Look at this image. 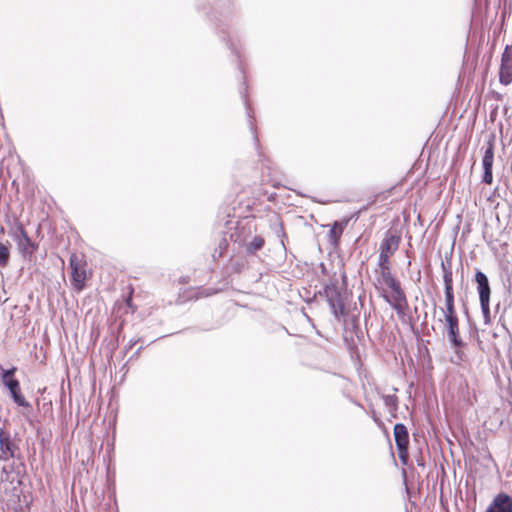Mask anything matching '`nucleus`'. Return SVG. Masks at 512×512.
I'll return each instance as SVG.
<instances>
[{"mask_svg": "<svg viewBox=\"0 0 512 512\" xmlns=\"http://www.w3.org/2000/svg\"><path fill=\"white\" fill-rule=\"evenodd\" d=\"M379 281L391 289L390 296L384 295L385 300L397 312L399 316H404L408 309L406 294L401 287V283L392 274L391 268L379 269Z\"/></svg>", "mask_w": 512, "mask_h": 512, "instance_id": "f257e3e1", "label": "nucleus"}, {"mask_svg": "<svg viewBox=\"0 0 512 512\" xmlns=\"http://www.w3.org/2000/svg\"><path fill=\"white\" fill-rule=\"evenodd\" d=\"M71 268V282L74 289L78 292L82 291L86 286L87 261L83 254L73 253L69 259Z\"/></svg>", "mask_w": 512, "mask_h": 512, "instance_id": "f03ea898", "label": "nucleus"}, {"mask_svg": "<svg viewBox=\"0 0 512 512\" xmlns=\"http://www.w3.org/2000/svg\"><path fill=\"white\" fill-rule=\"evenodd\" d=\"M16 370V367H12L9 370H5L2 374V381L10 391L14 402L18 406L28 408L30 407V403L25 399L24 395L22 394L19 381L13 377Z\"/></svg>", "mask_w": 512, "mask_h": 512, "instance_id": "7ed1b4c3", "label": "nucleus"}, {"mask_svg": "<svg viewBox=\"0 0 512 512\" xmlns=\"http://www.w3.org/2000/svg\"><path fill=\"white\" fill-rule=\"evenodd\" d=\"M393 433L399 459L402 464L407 465L409 460V433L407 427L398 423L394 426Z\"/></svg>", "mask_w": 512, "mask_h": 512, "instance_id": "20e7f679", "label": "nucleus"}, {"mask_svg": "<svg viewBox=\"0 0 512 512\" xmlns=\"http://www.w3.org/2000/svg\"><path fill=\"white\" fill-rule=\"evenodd\" d=\"M12 236L23 256H31L38 249V245L28 236V233L21 222L16 224V230Z\"/></svg>", "mask_w": 512, "mask_h": 512, "instance_id": "39448f33", "label": "nucleus"}, {"mask_svg": "<svg viewBox=\"0 0 512 512\" xmlns=\"http://www.w3.org/2000/svg\"><path fill=\"white\" fill-rule=\"evenodd\" d=\"M475 280L478 284V292H479V300L481 309L483 312V315L488 318L490 316V294L491 289L488 282L487 276L481 272L478 271L475 275Z\"/></svg>", "mask_w": 512, "mask_h": 512, "instance_id": "423d86ee", "label": "nucleus"}, {"mask_svg": "<svg viewBox=\"0 0 512 512\" xmlns=\"http://www.w3.org/2000/svg\"><path fill=\"white\" fill-rule=\"evenodd\" d=\"M499 82L504 86L512 83V45H507L501 55Z\"/></svg>", "mask_w": 512, "mask_h": 512, "instance_id": "0eeeda50", "label": "nucleus"}, {"mask_svg": "<svg viewBox=\"0 0 512 512\" xmlns=\"http://www.w3.org/2000/svg\"><path fill=\"white\" fill-rule=\"evenodd\" d=\"M486 512H512V497L506 493L497 494Z\"/></svg>", "mask_w": 512, "mask_h": 512, "instance_id": "6e6552de", "label": "nucleus"}, {"mask_svg": "<svg viewBox=\"0 0 512 512\" xmlns=\"http://www.w3.org/2000/svg\"><path fill=\"white\" fill-rule=\"evenodd\" d=\"M448 327V337L456 348V354L460 360L463 359V352L460 350L464 347V342L461 340L459 335V320L446 321Z\"/></svg>", "mask_w": 512, "mask_h": 512, "instance_id": "1a4fd4ad", "label": "nucleus"}, {"mask_svg": "<svg viewBox=\"0 0 512 512\" xmlns=\"http://www.w3.org/2000/svg\"><path fill=\"white\" fill-rule=\"evenodd\" d=\"M326 295L335 317L339 318L344 316L346 314V310L341 294L336 289H327Z\"/></svg>", "mask_w": 512, "mask_h": 512, "instance_id": "9d476101", "label": "nucleus"}, {"mask_svg": "<svg viewBox=\"0 0 512 512\" xmlns=\"http://www.w3.org/2000/svg\"><path fill=\"white\" fill-rule=\"evenodd\" d=\"M400 242V235L387 232L380 244V253L388 256H393L394 253L398 250Z\"/></svg>", "mask_w": 512, "mask_h": 512, "instance_id": "9b49d317", "label": "nucleus"}, {"mask_svg": "<svg viewBox=\"0 0 512 512\" xmlns=\"http://www.w3.org/2000/svg\"><path fill=\"white\" fill-rule=\"evenodd\" d=\"M17 449L16 444L12 441L10 436L4 431L0 432V459L7 461L14 457Z\"/></svg>", "mask_w": 512, "mask_h": 512, "instance_id": "f8f14e48", "label": "nucleus"}, {"mask_svg": "<svg viewBox=\"0 0 512 512\" xmlns=\"http://www.w3.org/2000/svg\"><path fill=\"white\" fill-rule=\"evenodd\" d=\"M217 291L214 289H205L202 287L189 288L184 291L182 298L183 301L198 300L200 298L209 297L216 294Z\"/></svg>", "mask_w": 512, "mask_h": 512, "instance_id": "ddd939ff", "label": "nucleus"}, {"mask_svg": "<svg viewBox=\"0 0 512 512\" xmlns=\"http://www.w3.org/2000/svg\"><path fill=\"white\" fill-rule=\"evenodd\" d=\"M348 223H349V219L347 218V219H343L340 221H335L332 224L331 229L329 231V241L331 244H333L334 246L339 245L341 236H342L346 226L348 225Z\"/></svg>", "mask_w": 512, "mask_h": 512, "instance_id": "4468645a", "label": "nucleus"}, {"mask_svg": "<svg viewBox=\"0 0 512 512\" xmlns=\"http://www.w3.org/2000/svg\"><path fill=\"white\" fill-rule=\"evenodd\" d=\"M494 163V140L491 139L488 142V146L485 150L483 159H482V165L483 169H492Z\"/></svg>", "mask_w": 512, "mask_h": 512, "instance_id": "2eb2a0df", "label": "nucleus"}, {"mask_svg": "<svg viewBox=\"0 0 512 512\" xmlns=\"http://www.w3.org/2000/svg\"><path fill=\"white\" fill-rule=\"evenodd\" d=\"M265 244V240L261 236H255L252 241H250L247 246L246 250L249 254H255L257 251L263 248Z\"/></svg>", "mask_w": 512, "mask_h": 512, "instance_id": "dca6fc26", "label": "nucleus"}, {"mask_svg": "<svg viewBox=\"0 0 512 512\" xmlns=\"http://www.w3.org/2000/svg\"><path fill=\"white\" fill-rule=\"evenodd\" d=\"M444 289H453V272L449 266L442 263Z\"/></svg>", "mask_w": 512, "mask_h": 512, "instance_id": "f3484780", "label": "nucleus"}, {"mask_svg": "<svg viewBox=\"0 0 512 512\" xmlns=\"http://www.w3.org/2000/svg\"><path fill=\"white\" fill-rule=\"evenodd\" d=\"M9 259H10L9 248L5 244L0 243V266L1 267L7 266Z\"/></svg>", "mask_w": 512, "mask_h": 512, "instance_id": "a211bd4d", "label": "nucleus"}, {"mask_svg": "<svg viewBox=\"0 0 512 512\" xmlns=\"http://www.w3.org/2000/svg\"><path fill=\"white\" fill-rule=\"evenodd\" d=\"M390 258H391V256L379 253V258H378L379 269L391 268Z\"/></svg>", "mask_w": 512, "mask_h": 512, "instance_id": "6ab92c4d", "label": "nucleus"}, {"mask_svg": "<svg viewBox=\"0 0 512 512\" xmlns=\"http://www.w3.org/2000/svg\"><path fill=\"white\" fill-rule=\"evenodd\" d=\"M445 321L457 320L458 316L455 310V305H446Z\"/></svg>", "mask_w": 512, "mask_h": 512, "instance_id": "aec40b11", "label": "nucleus"}, {"mask_svg": "<svg viewBox=\"0 0 512 512\" xmlns=\"http://www.w3.org/2000/svg\"><path fill=\"white\" fill-rule=\"evenodd\" d=\"M128 290H129V294H128V297L126 299V305L131 309L132 312H134L136 310V306L132 302V296H133V293H134L133 286L129 285Z\"/></svg>", "mask_w": 512, "mask_h": 512, "instance_id": "412c9836", "label": "nucleus"}, {"mask_svg": "<svg viewBox=\"0 0 512 512\" xmlns=\"http://www.w3.org/2000/svg\"><path fill=\"white\" fill-rule=\"evenodd\" d=\"M445 303L446 305H454L453 289H445Z\"/></svg>", "mask_w": 512, "mask_h": 512, "instance_id": "4be33fe9", "label": "nucleus"}, {"mask_svg": "<svg viewBox=\"0 0 512 512\" xmlns=\"http://www.w3.org/2000/svg\"><path fill=\"white\" fill-rule=\"evenodd\" d=\"M483 182L486 184H489V185L492 184V182H493L492 169H484Z\"/></svg>", "mask_w": 512, "mask_h": 512, "instance_id": "5701e85b", "label": "nucleus"}]
</instances>
